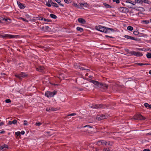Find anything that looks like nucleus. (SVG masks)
<instances>
[{
    "label": "nucleus",
    "instance_id": "nucleus-62",
    "mask_svg": "<svg viewBox=\"0 0 151 151\" xmlns=\"http://www.w3.org/2000/svg\"><path fill=\"white\" fill-rule=\"evenodd\" d=\"M5 132V131H1L0 132V134H3Z\"/></svg>",
    "mask_w": 151,
    "mask_h": 151
},
{
    "label": "nucleus",
    "instance_id": "nucleus-52",
    "mask_svg": "<svg viewBox=\"0 0 151 151\" xmlns=\"http://www.w3.org/2000/svg\"><path fill=\"white\" fill-rule=\"evenodd\" d=\"M86 127H88L89 128H91V127L89 125H86L84 127V128H86Z\"/></svg>",
    "mask_w": 151,
    "mask_h": 151
},
{
    "label": "nucleus",
    "instance_id": "nucleus-24",
    "mask_svg": "<svg viewBox=\"0 0 151 151\" xmlns=\"http://www.w3.org/2000/svg\"><path fill=\"white\" fill-rule=\"evenodd\" d=\"M133 34L135 35H138V34H140L141 35H142V34L141 33H139V32H138V31H135L133 32Z\"/></svg>",
    "mask_w": 151,
    "mask_h": 151
},
{
    "label": "nucleus",
    "instance_id": "nucleus-26",
    "mask_svg": "<svg viewBox=\"0 0 151 151\" xmlns=\"http://www.w3.org/2000/svg\"><path fill=\"white\" fill-rule=\"evenodd\" d=\"M137 3L142 4V0H135Z\"/></svg>",
    "mask_w": 151,
    "mask_h": 151
},
{
    "label": "nucleus",
    "instance_id": "nucleus-12",
    "mask_svg": "<svg viewBox=\"0 0 151 151\" xmlns=\"http://www.w3.org/2000/svg\"><path fill=\"white\" fill-rule=\"evenodd\" d=\"M17 3L18 6L21 9H24L26 7V6L24 5V4H23L17 1Z\"/></svg>",
    "mask_w": 151,
    "mask_h": 151
},
{
    "label": "nucleus",
    "instance_id": "nucleus-8",
    "mask_svg": "<svg viewBox=\"0 0 151 151\" xmlns=\"http://www.w3.org/2000/svg\"><path fill=\"white\" fill-rule=\"evenodd\" d=\"M106 105H104L102 104H96L94 105H93L92 106V107L93 108L98 109L99 108H105V106H106Z\"/></svg>",
    "mask_w": 151,
    "mask_h": 151
},
{
    "label": "nucleus",
    "instance_id": "nucleus-23",
    "mask_svg": "<svg viewBox=\"0 0 151 151\" xmlns=\"http://www.w3.org/2000/svg\"><path fill=\"white\" fill-rule=\"evenodd\" d=\"M146 56L148 58H151V53L150 52H147Z\"/></svg>",
    "mask_w": 151,
    "mask_h": 151
},
{
    "label": "nucleus",
    "instance_id": "nucleus-20",
    "mask_svg": "<svg viewBox=\"0 0 151 151\" xmlns=\"http://www.w3.org/2000/svg\"><path fill=\"white\" fill-rule=\"evenodd\" d=\"M76 29L78 31H80L81 32H82L83 31V29L82 28L79 27H77Z\"/></svg>",
    "mask_w": 151,
    "mask_h": 151
},
{
    "label": "nucleus",
    "instance_id": "nucleus-50",
    "mask_svg": "<svg viewBox=\"0 0 151 151\" xmlns=\"http://www.w3.org/2000/svg\"><path fill=\"white\" fill-rule=\"evenodd\" d=\"M24 122L23 124L24 125H28V124L26 122H27V121L26 120H24Z\"/></svg>",
    "mask_w": 151,
    "mask_h": 151
},
{
    "label": "nucleus",
    "instance_id": "nucleus-54",
    "mask_svg": "<svg viewBox=\"0 0 151 151\" xmlns=\"http://www.w3.org/2000/svg\"><path fill=\"white\" fill-rule=\"evenodd\" d=\"M60 2H61V1H60V2L58 3L60 5V6H64V5H63V4H61V3H60Z\"/></svg>",
    "mask_w": 151,
    "mask_h": 151
},
{
    "label": "nucleus",
    "instance_id": "nucleus-43",
    "mask_svg": "<svg viewBox=\"0 0 151 151\" xmlns=\"http://www.w3.org/2000/svg\"><path fill=\"white\" fill-rule=\"evenodd\" d=\"M20 19L21 20L23 21H25V22H28V21L26 19L23 18H22V17H20Z\"/></svg>",
    "mask_w": 151,
    "mask_h": 151
},
{
    "label": "nucleus",
    "instance_id": "nucleus-10",
    "mask_svg": "<svg viewBox=\"0 0 151 151\" xmlns=\"http://www.w3.org/2000/svg\"><path fill=\"white\" fill-rule=\"evenodd\" d=\"M131 53V55H134L136 57H141L143 55L142 53L139 52H136L133 51Z\"/></svg>",
    "mask_w": 151,
    "mask_h": 151
},
{
    "label": "nucleus",
    "instance_id": "nucleus-36",
    "mask_svg": "<svg viewBox=\"0 0 151 151\" xmlns=\"http://www.w3.org/2000/svg\"><path fill=\"white\" fill-rule=\"evenodd\" d=\"M64 1L66 3H72V1L70 0H64Z\"/></svg>",
    "mask_w": 151,
    "mask_h": 151
},
{
    "label": "nucleus",
    "instance_id": "nucleus-6",
    "mask_svg": "<svg viewBox=\"0 0 151 151\" xmlns=\"http://www.w3.org/2000/svg\"><path fill=\"white\" fill-rule=\"evenodd\" d=\"M57 93V91L55 90L52 92L47 91L45 93V96L48 98L54 96V95L56 94Z\"/></svg>",
    "mask_w": 151,
    "mask_h": 151
},
{
    "label": "nucleus",
    "instance_id": "nucleus-31",
    "mask_svg": "<svg viewBox=\"0 0 151 151\" xmlns=\"http://www.w3.org/2000/svg\"><path fill=\"white\" fill-rule=\"evenodd\" d=\"M127 6L128 8H133V6L132 5H131L129 4V3H127Z\"/></svg>",
    "mask_w": 151,
    "mask_h": 151
},
{
    "label": "nucleus",
    "instance_id": "nucleus-25",
    "mask_svg": "<svg viewBox=\"0 0 151 151\" xmlns=\"http://www.w3.org/2000/svg\"><path fill=\"white\" fill-rule=\"evenodd\" d=\"M103 5L105 6V7L106 8H111V7L109 5V4H108L106 3H104Z\"/></svg>",
    "mask_w": 151,
    "mask_h": 151
},
{
    "label": "nucleus",
    "instance_id": "nucleus-21",
    "mask_svg": "<svg viewBox=\"0 0 151 151\" xmlns=\"http://www.w3.org/2000/svg\"><path fill=\"white\" fill-rule=\"evenodd\" d=\"M102 117L101 115H98L96 117V119L98 120H101L103 119H101Z\"/></svg>",
    "mask_w": 151,
    "mask_h": 151
},
{
    "label": "nucleus",
    "instance_id": "nucleus-30",
    "mask_svg": "<svg viewBox=\"0 0 151 151\" xmlns=\"http://www.w3.org/2000/svg\"><path fill=\"white\" fill-rule=\"evenodd\" d=\"M102 117V118L101 119H105L106 118H107V116L106 115L104 114H101V115Z\"/></svg>",
    "mask_w": 151,
    "mask_h": 151
},
{
    "label": "nucleus",
    "instance_id": "nucleus-55",
    "mask_svg": "<svg viewBox=\"0 0 151 151\" xmlns=\"http://www.w3.org/2000/svg\"><path fill=\"white\" fill-rule=\"evenodd\" d=\"M137 65H139V66H142V65H144V64L142 63H137Z\"/></svg>",
    "mask_w": 151,
    "mask_h": 151
},
{
    "label": "nucleus",
    "instance_id": "nucleus-53",
    "mask_svg": "<svg viewBox=\"0 0 151 151\" xmlns=\"http://www.w3.org/2000/svg\"><path fill=\"white\" fill-rule=\"evenodd\" d=\"M41 124V123L40 122L36 123L35 124L37 126H39Z\"/></svg>",
    "mask_w": 151,
    "mask_h": 151
},
{
    "label": "nucleus",
    "instance_id": "nucleus-27",
    "mask_svg": "<svg viewBox=\"0 0 151 151\" xmlns=\"http://www.w3.org/2000/svg\"><path fill=\"white\" fill-rule=\"evenodd\" d=\"M127 29L128 30L132 31L133 29V28L131 26H129L127 27Z\"/></svg>",
    "mask_w": 151,
    "mask_h": 151
},
{
    "label": "nucleus",
    "instance_id": "nucleus-22",
    "mask_svg": "<svg viewBox=\"0 0 151 151\" xmlns=\"http://www.w3.org/2000/svg\"><path fill=\"white\" fill-rule=\"evenodd\" d=\"M72 5H73L74 6L78 8H79V5H78L77 3H74L73 2H72Z\"/></svg>",
    "mask_w": 151,
    "mask_h": 151
},
{
    "label": "nucleus",
    "instance_id": "nucleus-39",
    "mask_svg": "<svg viewBox=\"0 0 151 151\" xmlns=\"http://www.w3.org/2000/svg\"><path fill=\"white\" fill-rule=\"evenodd\" d=\"M142 3L144 2L145 3L149 4V0H142Z\"/></svg>",
    "mask_w": 151,
    "mask_h": 151
},
{
    "label": "nucleus",
    "instance_id": "nucleus-61",
    "mask_svg": "<svg viewBox=\"0 0 151 151\" xmlns=\"http://www.w3.org/2000/svg\"><path fill=\"white\" fill-rule=\"evenodd\" d=\"M8 124L9 125H11L12 124V121H9L8 122Z\"/></svg>",
    "mask_w": 151,
    "mask_h": 151
},
{
    "label": "nucleus",
    "instance_id": "nucleus-33",
    "mask_svg": "<svg viewBox=\"0 0 151 151\" xmlns=\"http://www.w3.org/2000/svg\"><path fill=\"white\" fill-rule=\"evenodd\" d=\"M142 22L145 24H147L150 22L149 21L147 20H144Z\"/></svg>",
    "mask_w": 151,
    "mask_h": 151
},
{
    "label": "nucleus",
    "instance_id": "nucleus-51",
    "mask_svg": "<svg viewBox=\"0 0 151 151\" xmlns=\"http://www.w3.org/2000/svg\"><path fill=\"white\" fill-rule=\"evenodd\" d=\"M130 36L128 35H125L124 36V37H125L126 38L129 39V37H130Z\"/></svg>",
    "mask_w": 151,
    "mask_h": 151
},
{
    "label": "nucleus",
    "instance_id": "nucleus-32",
    "mask_svg": "<svg viewBox=\"0 0 151 151\" xmlns=\"http://www.w3.org/2000/svg\"><path fill=\"white\" fill-rule=\"evenodd\" d=\"M53 6L58 8L59 7L58 5L56 3L53 2L52 5Z\"/></svg>",
    "mask_w": 151,
    "mask_h": 151
},
{
    "label": "nucleus",
    "instance_id": "nucleus-45",
    "mask_svg": "<svg viewBox=\"0 0 151 151\" xmlns=\"http://www.w3.org/2000/svg\"><path fill=\"white\" fill-rule=\"evenodd\" d=\"M15 134L17 136H19L20 134V132H16L15 133Z\"/></svg>",
    "mask_w": 151,
    "mask_h": 151
},
{
    "label": "nucleus",
    "instance_id": "nucleus-15",
    "mask_svg": "<svg viewBox=\"0 0 151 151\" xmlns=\"http://www.w3.org/2000/svg\"><path fill=\"white\" fill-rule=\"evenodd\" d=\"M132 1L131 0H128L126 1V3H129L132 6L133 5H134L136 4V3H137V2H136V1H135L134 2L133 1L132 3Z\"/></svg>",
    "mask_w": 151,
    "mask_h": 151
},
{
    "label": "nucleus",
    "instance_id": "nucleus-3",
    "mask_svg": "<svg viewBox=\"0 0 151 151\" xmlns=\"http://www.w3.org/2000/svg\"><path fill=\"white\" fill-rule=\"evenodd\" d=\"M96 145L98 146H100L101 145H104L106 146L107 145L109 146H112L113 145V143L112 142L109 141H106L102 140L98 141Z\"/></svg>",
    "mask_w": 151,
    "mask_h": 151
},
{
    "label": "nucleus",
    "instance_id": "nucleus-1",
    "mask_svg": "<svg viewBox=\"0 0 151 151\" xmlns=\"http://www.w3.org/2000/svg\"><path fill=\"white\" fill-rule=\"evenodd\" d=\"M89 82L102 89V90H101L102 91H104L108 88V85L105 83H102L93 80H90Z\"/></svg>",
    "mask_w": 151,
    "mask_h": 151
},
{
    "label": "nucleus",
    "instance_id": "nucleus-2",
    "mask_svg": "<svg viewBox=\"0 0 151 151\" xmlns=\"http://www.w3.org/2000/svg\"><path fill=\"white\" fill-rule=\"evenodd\" d=\"M96 29L97 30L105 33H109L111 31L113 32L115 31V30L113 29L106 27L101 25L96 26Z\"/></svg>",
    "mask_w": 151,
    "mask_h": 151
},
{
    "label": "nucleus",
    "instance_id": "nucleus-40",
    "mask_svg": "<svg viewBox=\"0 0 151 151\" xmlns=\"http://www.w3.org/2000/svg\"><path fill=\"white\" fill-rule=\"evenodd\" d=\"M18 65H19V66L20 67L22 68L24 67L23 64L22 63H19L18 64Z\"/></svg>",
    "mask_w": 151,
    "mask_h": 151
},
{
    "label": "nucleus",
    "instance_id": "nucleus-11",
    "mask_svg": "<svg viewBox=\"0 0 151 151\" xmlns=\"http://www.w3.org/2000/svg\"><path fill=\"white\" fill-rule=\"evenodd\" d=\"M36 69L37 71L43 72L45 70V68L43 66H39L36 68Z\"/></svg>",
    "mask_w": 151,
    "mask_h": 151
},
{
    "label": "nucleus",
    "instance_id": "nucleus-14",
    "mask_svg": "<svg viewBox=\"0 0 151 151\" xmlns=\"http://www.w3.org/2000/svg\"><path fill=\"white\" fill-rule=\"evenodd\" d=\"M8 149L9 147L6 144H4L3 145L1 146H0V150H6V148Z\"/></svg>",
    "mask_w": 151,
    "mask_h": 151
},
{
    "label": "nucleus",
    "instance_id": "nucleus-34",
    "mask_svg": "<svg viewBox=\"0 0 151 151\" xmlns=\"http://www.w3.org/2000/svg\"><path fill=\"white\" fill-rule=\"evenodd\" d=\"M124 50H125V52H127L129 53V54H130V55H131V53H130V52H133V51H129V50L127 49H125Z\"/></svg>",
    "mask_w": 151,
    "mask_h": 151
},
{
    "label": "nucleus",
    "instance_id": "nucleus-19",
    "mask_svg": "<svg viewBox=\"0 0 151 151\" xmlns=\"http://www.w3.org/2000/svg\"><path fill=\"white\" fill-rule=\"evenodd\" d=\"M50 16L52 18L54 19H56L57 18V17L56 15L52 14H50Z\"/></svg>",
    "mask_w": 151,
    "mask_h": 151
},
{
    "label": "nucleus",
    "instance_id": "nucleus-38",
    "mask_svg": "<svg viewBox=\"0 0 151 151\" xmlns=\"http://www.w3.org/2000/svg\"><path fill=\"white\" fill-rule=\"evenodd\" d=\"M46 5L48 7H50L51 6V4L49 2H46Z\"/></svg>",
    "mask_w": 151,
    "mask_h": 151
},
{
    "label": "nucleus",
    "instance_id": "nucleus-28",
    "mask_svg": "<svg viewBox=\"0 0 151 151\" xmlns=\"http://www.w3.org/2000/svg\"><path fill=\"white\" fill-rule=\"evenodd\" d=\"M80 4L81 5L85 7H87L88 5L87 3H80Z\"/></svg>",
    "mask_w": 151,
    "mask_h": 151
},
{
    "label": "nucleus",
    "instance_id": "nucleus-18",
    "mask_svg": "<svg viewBox=\"0 0 151 151\" xmlns=\"http://www.w3.org/2000/svg\"><path fill=\"white\" fill-rule=\"evenodd\" d=\"M99 147H95V149L96 151H101V145L98 146Z\"/></svg>",
    "mask_w": 151,
    "mask_h": 151
},
{
    "label": "nucleus",
    "instance_id": "nucleus-42",
    "mask_svg": "<svg viewBox=\"0 0 151 151\" xmlns=\"http://www.w3.org/2000/svg\"><path fill=\"white\" fill-rule=\"evenodd\" d=\"M44 20L45 21H47V22H52V21L51 19H46L45 18H44Z\"/></svg>",
    "mask_w": 151,
    "mask_h": 151
},
{
    "label": "nucleus",
    "instance_id": "nucleus-58",
    "mask_svg": "<svg viewBox=\"0 0 151 151\" xmlns=\"http://www.w3.org/2000/svg\"><path fill=\"white\" fill-rule=\"evenodd\" d=\"M48 1H49L52 5V4L53 2L52 0H48Z\"/></svg>",
    "mask_w": 151,
    "mask_h": 151
},
{
    "label": "nucleus",
    "instance_id": "nucleus-46",
    "mask_svg": "<svg viewBox=\"0 0 151 151\" xmlns=\"http://www.w3.org/2000/svg\"><path fill=\"white\" fill-rule=\"evenodd\" d=\"M103 151H110V150L109 148H104Z\"/></svg>",
    "mask_w": 151,
    "mask_h": 151
},
{
    "label": "nucleus",
    "instance_id": "nucleus-47",
    "mask_svg": "<svg viewBox=\"0 0 151 151\" xmlns=\"http://www.w3.org/2000/svg\"><path fill=\"white\" fill-rule=\"evenodd\" d=\"M76 115V113H73L69 114H68L67 115V116H73L75 115Z\"/></svg>",
    "mask_w": 151,
    "mask_h": 151
},
{
    "label": "nucleus",
    "instance_id": "nucleus-37",
    "mask_svg": "<svg viewBox=\"0 0 151 151\" xmlns=\"http://www.w3.org/2000/svg\"><path fill=\"white\" fill-rule=\"evenodd\" d=\"M129 37V39L133 40H136V41L137 40V38H134V37H132L131 36H130V37Z\"/></svg>",
    "mask_w": 151,
    "mask_h": 151
},
{
    "label": "nucleus",
    "instance_id": "nucleus-13",
    "mask_svg": "<svg viewBox=\"0 0 151 151\" xmlns=\"http://www.w3.org/2000/svg\"><path fill=\"white\" fill-rule=\"evenodd\" d=\"M78 21L79 23L83 24H85L86 22V21L84 19L81 18H78Z\"/></svg>",
    "mask_w": 151,
    "mask_h": 151
},
{
    "label": "nucleus",
    "instance_id": "nucleus-35",
    "mask_svg": "<svg viewBox=\"0 0 151 151\" xmlns=\"http://www.w3.org/2000/svg\"><path fill=\"white\" fill-rule=\"evenodd\" d=\"M78 67L79 69H82V70H88V69H85L84 68H83V67H82L80 65L78 66Z\"/></svg>",
    "mask_w": 151,
    "mask_h": 151
},
{
    "label": "nucleus",
    "instance_id": "nucleus-5",
    "mask_svg": "<svg viewBox=\"0 0 151 151\" xmlns=\"http://www.w3.org/2000/svg\"><path fill=\"white\" fill-rule=\"evenodd\" d=\"M18 35H15L7 34H4L3 35H0V37L3 38H17Z\"/></svg>",
    "mask_w": 151,
    "mask_h": 151
},
{
    "label": "nucleus",
    "instance_id": "nucleus-49",
    "mask_svg": "<svg viewBox=\"0 0 151 151\" xmlns=\"http://www.w3.org/2000/svg\"><path fill=\"white\" fill-rule=\"evenodd\" d=\"M144 105L145 107L147 108L148 107L149 104L147 103H146L144 104Z\"/></svg>",
    "mask_w": 151,
    "mask_h": 151
},
{
    "label": "nucleus",
    "instance_id": "nucleus-59",
    "mask_svg": "<svg viewBox=\"0 0 151 151\" xmlns=\"http://www.w3.org/2000/svg\"><path fill=\"white\" fill-rule=\"evenodd\" d=\"M143 151H150V150L149 149H144Z\"/></svg>",
    "mask_w": 151,
    "mask_h": 151
},
{
    "label": "nucleus",
    "instance_id": "nucleus-9",
    "mask_svg": "<svg viewBox=\"0 0 151 151\" xmlns=\"http://www.w3.org/2000/svg\"><path fill=\"white\" fill-rule=\"evenodd\" d=\"M118 10L121 12L126 13L129 12V9L126 7H120L118 8Z\"/></svg>",
    "mask_w": 151,
    "mask_h": 151
},
{
    "label": "nucleus",
    "instance_id": "nucleus-64",
    "mask_svg": "<svg viewBox=\"0 0 151 151\" xmlns=\"http://www.w3.org/2000/svg\"><path fill=\"white\" fill-rule=\"evenodd\" d=\"M4 124V122H0V126H1Z\"/></svg>",
    "mask_w": 151,
    "mask_h": 151
},
{
    "label": "nucleus",
    "instance_id": "nucleus-4",
    "mask_svg": "<svg viewBox=\"0 0 151 151\" xmlns=\"http://www.w3.org/2000/svg\"><path fill=\"white\" fill-rule=\"evenodd\" d=\"M146 118L140 114H135L131 119V120H145Z\"/></svg>",
    "mask_w": 151,
    "mask_h": 151
},
{
    "label": "nucleus",
    "instance_id": "nucleus-44",
    "mask_svg": "<svg viewBox=\"0 0 151 151\" xmlns=\"http://www.w3.org/2000/svg\"><path fill=\"white\" fill-rule=\"evenodd\" d=\"M12 124H15L17 122V120H14L13 121H12Z\"/></svg>",
    "mask_w": 151,
    "mask_h": 151
},
{
    "label": "nucleus",
    "instance_id": "nucleus-56",
    "mask_svg": "<svg viewBox=\"0 0 151 151\" xmlns=\"http://www.w3.org/2000/svg\"><path fill=\"white\" fill-rule=\"evenodd\" d=\"M8 20H9L10 21H11V20L10 19H9V18H8V19H6L5 18L4 21H6V22H8Z\"/></svg>",
    "mask_w": 151,
    "mask_h": 151
},
{
    "label": "nucleus",
    "instance_id": "nucleus-7",
    "mask_svg": "<svg viewBox=\"0 0 151 151\" xmlns=\"http://www.w3.org/2000/svg\"><path fill=\"white\" fill-rule=\"evenodd\" d=\"M15 76L20 80H21L22 78L28 76V75L25 73L22 72L19 74H15Z\"/></svg>",
    "mask_w": 151,
    "mask_h": 151
},
{
    "label": "nucleus",
    "instance_id": "nucleus-57",
    "mask_svg": "<svg viewBox=\"0 0 151 151\" xmlns=\"http://www.w3.org/2000/svg\"><path fill=\"white\" fill-rule=\"evenodd\" d=\"M20 134L24 135L25 133V132L24 131H22L21 132H20Z\"/></svg>",
    "mask_w": 151,
    "mask_h": 151
},
{
    "label": "nucleus",
    "instance_id": "nucleus-63",
    "mask_svg": "<svg viewBox=\"0 0 151 151\" xmlns=\"http://www.w3.org/2000/svg\"><path fill=\"white\" fill-rule=\"evenodd\" d=\"M116 2L117 4H119L120 2V1L119 0H116Z\"/></svg>",
    "mask_w": 151,
    "mask_h": 151
},
{
    "label": "nucleus",
    "instance_id": "nucleus-41",
    "mask_svg": "<svg viewBox=\"0 0 151 151\" xmlns=\"http://www.w3.org/2000/svg\"><path fill=\"white\" fill-rule=\"evenodd\" d=\"M11 101L10 99H7L6 100H5V102L7 103H9L11 102Z\"/></svg>",
    "mask_w": 151,
    "mask_h": 151
},
{
    "label": "nucleus",
    "instance_id": "nucleus-29",
    "mask_svg": "<svg viewBox=\"0 0 151 151\" xmlns=\"http://www.w3.org/2000/svg\"><path fill=\"white\" fill-rule=\"evenodd\" d=\"M62 77L63 78H64L65 77L63 76V73H60L59 74V76L58 77V78H59L60 79H61V77Z\"/></svg>",
    "mask_w": 151,
    "mask_h": 151
},
{
    "label": "nucleus",
    "instance_id": "nucleus-17",
    "mask_svg": "<svg viewBox=\"0 0 151 151\" xmlns=\"http://www.w3.org/2000/svg\"><path fill=\"white\" fill-rule=\"evenodd\" d=\"M135 9L137 10L140 12H144L145 11L144 8L142 7H139L138 9L135 8Z\"/></svg>",
    "mask_w": 151,
    "mask_h": 151
},
{
    "label": "nucleus",
    "instance_id": "nucleus-60",
    "mask_svg": "<svg viewBox=\"0 0 151 151\" xmlns=\"http://www.w3.org/2000/svg\"><path fill=\"white\" fill-rule=\"evenodd\" d=\"M2 17H0V23H3V22H2Z\"/></svg>",
    "mask_w": 151,
    "mask_h": 151
},
{
    "label": "nucleus",
    "instance_id": "nucleus-48",
    "mask_svg": "<svg viewBox=\"0 0 151 151\" xmlns=\"http://www.w3.org/2000/svg\"><path fill=\"white\" fill-rule=\"evenodd\" d=\"M105 37H109V38H114V37H113L111 36H108L107 35H106Z\"/></svg>",
    "mask_w": 151,
    "mask_h": 151
},
{
    "label": "nucleus",
    "instance_id": "nucleus-16",
    "mask_svg": "<svg viewBox=\"0 0 151 151\" xmlns=\"http://www.w3.org/2000/svg\"><path fill=\"white\" fill-rule=\"evenodd\" d=\"M46 110L47 111H55V108L53 107L47 108Z\"/></svg>",
    "mask_w": 151,
    "mask_h": 151
}]
</instances>
